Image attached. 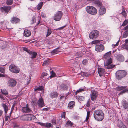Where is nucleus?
Masks as SVG:
<instances>
[{"instance_id":"f257e3e1","label":"nucleus","mask_w":128,"mask_h":128,"mask_svg":"<svg viewBox=\"0 0 128 128\" xmlns=\"http://www.w3.org/2000/svg\"><path fill=\"white\" fill-rule=\"evenodd\" d=\"M94 115L95 120L99 121H102L104 118L103 112L100 110H96L94 112Z\"/></svg>"},{"instance_id":"f03ea898","label":"nucleus","mask_w":128,"mask_h":128,"mask_svg":"<svg viewBox=\"0 0 128 128\" xmlns=\"http://www.w3.org/2000/svg\"><path fill=\"white\" fill-rule=\"evenodd\" d=\"M86 11L88 14L92 15H96L98 12L96 8L92 6H88L86 8Z\"/></svg>"},{"instance_id":"7ed1b4c3","label":"nucleus","mask_w":128,"mask_h":128,"mask_svg":"<svg viewBox=\"0 0 128 128\" xmlns=\"http://www.w3.org/2000/svg\"><path fill=\"white\" fill-rule=\"evenodd\" d=\"M126 74V72L124 70L118 71L116 73V78L120 80L124 77Z\"/></svg>"},{"instance_id":"20e7f679","label":"nucleus","mask_w":128,"mask_h":128,"mask_svg":"<svg viewBox=\"0 0 128 128\" xmlns=\"http://www.w3.org/2000/svg\"><path fill=\"white\" fill-rule=\"evenodd\" d=\"M9 70L11 72L16 74L18 73L20 71V68L14 64H12L10 66Z\"/></svg>"},{"instance_id":"39448f33","label":"nucleus","mask_w":128,"mask_h":128,"mask_svg":"<svg viewBox=\"0 0 128 128\" xmlns=\"http://www.w3.org/2000/svg\"><path fill=\"white\" fill-rule=\"evenodd\" d=\"M99 32L97 30H94L90 32L89 34V37L91 39L97 38L99 36Z\"/></svg>"},{"instance_id":"423d86ee","label":"nucleus","mask_w":128,"mask_h":128,"mask_svg":"<svg viewBox=\"0 0 128 128\" xmlns=\"http://www.w3.org/2000/svg\"><path fill=\"white\" fill-rule=\"evenodd\" d=\"M62 13L61 11L58 12L54 16L53 19L57 21H60L62 16Z\"/></svg>"},{"instance_id":"0eeeda50","label":"nucleus","mask_w":128,"mask_h":128,"mask_svg":"<svg viewBox=\"0 0 128 128\" xmlns=\"http://www.w3.org/2000/svg\"><path fill=\"white\" fill-rule=\"evenodd\" d=\"M16 81L13 79H11L8 80V85L10 88H13L16 85Z\"/></svg>"},{"instance_id":"6e6552de","label":"nucleus","mask_w":128,"mask_h":128,"mask_svg":"<svg viewBox=\"0 0 128 128\" xmlns=\"http://www.w3.org/2000/svg\"><path fill=\"white\" fill-rule=\"evenodd\" d=\"M70 86L69 84H68V85L66 84H61L58 86V88L60 90H66L68 89V87Z\"/></svg>"},{"instance_id":"1a4fd4ad","label":"nucleus","mask_w":128,"mask_h":128,"mask_svg":"<svg viewBox=\"0 0 128 128\" xmlns=\"http://www.w3.org/2000/svg\"><path fill=\"white\" fill-rule=\"evenodd\" d=\"M91 100H92L94 101L96 99L98 94L97 92L94 90L92 91L91 92Z\"/></svg>"},{"instance_id":"9d476101","label":"nucleus","mask_w":128,"mask_h":128,"mask_svg":"<svg viewBox=\"0 0 128 128\" xmlns=\"http://www.w3.org/2000/svg\"><path fill=\"white\" fill-rule=\"evenodd\" d=\"M104 50V47L102 45H97L96 46L95 50L97 52H101Z\"/></svg>"},{"instance_id":"9b49d317","label":"nucleus","mask_w":128,"mask_h":128,"mask_svg":"<svg viewBox=\"0 0 128 128\" xmlns=\"http://www.w3.org/2000/svg\"><path fill=\"white\" fill-rule=\"evenodd\" d=\"M34 116L32 114L28 115L24 117L25 118L24 120L29 121H31L32 119H34Z\"/></svg>"},{"instance_id":"f8f14e48","label":"nucleus","mask_w":128,"mask_h":128,"mask_svg":"<svg viewBox=\"0 0 128 128\" xmlns=\"http://www.w3.org/2000/svg\"><path fill=\"white\" fill-rule=\"evenodd\" d=\"M98 72L100 76H101L104 75L106 71L103 68H98Z\"/></svg>"},{"instance_id":"ddd939ff","label":"nucleus","mask_w":128,"mask_h":128,"mask_svg":"<svg viewBox=\"0 0 128 128\" xmlns=\"http://www.w3.org/2000/svg\"><path fill=\"white\" fill-rule=\"evenodd\" d=\"M106 12V8L103 6L100 7L99 11V15L102 16L105 14Z\"/></svg>"},{"instance_id":"4468645a","label":"nucleus","mask_w":128,"mask_h":128,"mask_svg":"<svg viewBox=\"0 0 128 128\" xmlns=\"http://www.w3.org/2000/svg\"><path fill=\"white\" fill-rule=\"evenodd\" d=\"M38 105L40 108H42L44 106V102L43 99L41 98L38 102Z\"/></svg>"},{"instance_id":"2eb2a0df","label":"nucleus","mask_w":128,"mask_h":128,"mask_svg":"<svg viewBox=\"0 0 128 128\" xmlns=\"http://www.w3.org/2000/svg\"><path fill=\"white\" fill-rule=\"evenodd\" d=\"M22 110L24 113H31L32 112L31 110L27 106L22 107Z\"/></svg>"},{"instance_id":"dca6fc26","label":"nucleus","mask_w":128,"mask_h":128,"mask_svg":"<svg viewBox=\"0 0 128 128\" xmlns=\"http://www.w3.org/2000/svg\"><path fill=\"white\" fill-rule=\"evenodd\" d=\"M10 9V6L4 7L1 8V10L3 12H8Z\"/></svg>"},{"instance_id":"f3484780","label":"nucleus","mask_w":128,"mask_h":128,"mask_svg":"<svg viewBox=\"0 0 128 128\" xmlns=\"http://www.w3.org/2000/svg\"><path fill=\"white\" fill-rule=\"evenodd\" d=\"M31 33L30 31L29 30H24V35L26 37H28L31 35Z\"/></svg>"},{"instance_id":"a211bd4d","label":"nucleus","mask_w":128,"mask_h":128,"mask_svg":"<svg viewBox=\"0 0 128 128\" xmlns=\"http://www.w3.org/2000/svg\"><path fill=\"white\" fill-rule=\"evenodd\" d=\"M29 54L31 56V58L32 59L36 58L37 54L36 52L31 51L29 52Z\"/></svg>"},{"instance_id":"6ab92c4d","label":"nucleus","mask_w":128,"mask_h":128,"mask_svg":"<svg viewBox=\"0 0 128 128\" xmlns=\"http://www.w3.org/2000/svg\"><path fill=\"white\" fill-rule=\"evenodd\" d=\"M20 20L16 17H14L12 18V22L13 24H16L19 22Z\"/></svg>"},{"instance_id":"aec40b11","label":"nucleus","mask_w":128,"mask_h":128,"mask_svg":"<svg viewBox=\"0 0 128 128\" xmlns=\"http://www.w3.org/2000/svg\"><path fill=\"white\" fill-rule=\"evenodd\" d=\"M122 103L123 106L124 108L126 109L128 108V103L125 100H123Z\"/></svg>"},{"instance_id":"412c9836","label":"nucleus","mask_w":128,"mask_h":128,"mask_svg":"<svg viewBox=\"0 0 128 128\" xmlns=\"http://www.w3.org/2000/svg\"><path fill=\"white\" fill-rule=\"evenodd\" d=\"M111 51L105 54L104 56V58L106 59H108L110 58V56L111 54Z\"/></svg>"},{"instance_id":"4be33fe9","label":"nucleus","mask_w":128,"mask_h":128,"mask_svg":"<svg viewBox=\"0 0 128 128\" xmlns=\"http://www.w3.org/2000/svg\"><path fill=\"white\" fill-rule=\"evenodd\" d=\"M117 58L118 60L120 62H123L124 60V57L121 55H118L117 57Z\"/></svg>"},{"instance_id":"5701e85b","label":"nucleus","mask_w":128,"mask_h":128,"mask_svg":"<svg viewBox=\"0 0 128 128\" xmlns=\"http://www.w3.org/2000/svg\"><path fill=\"white\" fill-rule=\"evenodd\" d=\"M74 106V102L72 101L70 102L68 105V108L70 109L72 108Z\"/></svg>"},{"instance_id":"b1692460","label":"nucleus","mask_w":128,"mask_h":128,"mask_svg":"<svg viewBox=\"0 0 128 128\" xmlns=\"http://www.w3.org/2000/svg\"><path fill=\"white\" fill-rule=\"evenodd\" d=\"M0 98L3 100V101L5 102V103L7 104L8 102V101L7 100L6 98L5 97H4L1 94H0Z\"/></svg>"},{"instance_id":"393cba45","label":"nucleus","mask_w":128,"mask_h":128,"mask_svg":"<svg viewBox=\"0 0 128 128\" xmlns=\"http://www.w3.org/2000/svg\"><path fill=\"white\" fill-rule=\"evenodd\" d=\"M74 124L71 121L69 120H68L66 122L65 124V126L66 127H68V126H74Z\"/></svg>"},{"instance_id":"a878e982","label":"nucleus","mask_w":128,"mask_h":128,"mask_svg":"<svg viewBox=\"0 0 128 128\" xmlns=\"http://www.w3.org/2000/svg\"><path fill=\"white\" fill-rule=\"evenodd\" d=\"M58 96V93L55 92H53L51 93L50 94V96L52 98L57 97Z\"/></svg>"},{"instance_id":"bb28decb","label":"nucleus","mask_w":128,"mask_h":128,"mask_svg":"<svg viewBox=\"0 0 128 128\" xmlns=\"http://www.w3.org/2000/svg\"><path fill=\"white\" fill-rule=\"evenodd\" d=\"M127 87V86H124L121 87L118 86L117 87L116 89L120 91L126 89Z\"/></svg>"},{"instance_id":"cd10ccee","label":"nucleus","mask_w":128,"mask_h":128,"mask_svg":"<svg viewBox=\"0 0 128 128\" xmlns=\"http://www.w3.org/2000/svg\"><path fill=\"white\" fill-rule=\"evenodd\" d=\"M82 56L80 52H79L76 53V55L74 56V57L75 58H78L79 57H81Z\"/></svg>"},{"instance_id":"c85d7f7f","label":"nucleus","mask_w":128,"mask_h":128,"mask_svg":"<svg viewBox=\"0 0 128 128\" xmlns=\"http://www.w3.org/2000/svg\"><path fill=\"white\" fill-rule=\"evenodd\" d=\"M52 30H51L50 28H48L47 29V34L46 35V37H48L50 36L52 32Z\"/></svg>"},{"instance_id":"c756f323","label":"nucleus","mask_w":128,"mask_h":128,"mask_svg":"<svg viewBox=\"0 0 128 128\" xmlns=\"http://www.w3.org/2000/svg\"><path fill=\"white\" fill-rule=\"evenodd\" d=\"M58 49H59V48H58L55 49L54 50H53L51 52L52 54L54 55L56 54H58V53L60 52V51L58 50Z\"/></svg>"},{"instance_id":"7c9ffc66","label":"nucleus","mask_w":128,"mask_h":128,"mask_svg":"<svg viewBox=\"0 0 128 128\" xmlns=\"http://www.w3.org/2000/svg\"><path fill=\"white\" fill-rule=\"evenodd\" d=\"M2 106L3 107L5 112L6 113L8 110V107L7 106L4 104H2Z\"/></svg>"},{"instance_id":"2f4dec72","label":"nucleus","mask_w":128,"mask_h":128,"mask_svg":"<svg viewBox=\"0 0 128 128\" xmlns=\"http://www.w3.org/2000/svg\"><path fill=\"white\" fill-rule=\"evenodd\" d=\"M43 4V2H40L37 6V9L38 10H40L42 8Z\"/></svg>"},{"instance_id":"473e14b6","label":"nucleus","mask_w":128,"mask_h":128,"mask_svg":"<svg viewBox=\"0 0 128 128\" xmlns=\"http://www.w3.org/2000/svg\"><path fill=\"white\" fill-rule=\"evenodd\" d=\"M35 91H41L42 92H44V90L42 86H40L39 87L37 88L35 90Z\"/></svg>"},{"instance_id":"72a5a7b5","label":"nucleus","mask_w":128,"mask_h":128,"mask_svg":"<svg viewBox=\"0 0 128 128\" xmlns=\"http://www.w3.org/2000/svg\"><path fill=\"white\" fill-rule=\"evenodd\" d=\"M105 66H107L106 68L107 69H112L114 67V66H113L112 64H107V65L106 66V63L105 64Z\"/></svg>"},{"instance_id":"f704fd0d","label":"nucleus","mask_w":128,"mask_h":128,"mask_svg":"<svg viewBox=\"0 0 128 128\" xmlns=\"http://www.w3.org/2000/svg\"><path fill=\"white\" fill-rule=\"evenodd\" d=\"M102 41V40H95L92 42V44H96L100 43Z\"/></svg>"},{"instance_id":"c9c22d12","label":"nucleus","mask_w":128,"mask_h":128,"mask_svg":"<svg viewBox=\"0 0 128 128\" xmlns=\"http://www.w3.org/2000/svg\"><path fill=\"white\" fill-rule=\"evenodd\" d=\"M94 4L98 6H100L102 5V3L99 1H96L94 2Z\"/></svg>"},{"instance_id":"e433bc0d","label":"nucleus","mask_w":128,"mask_h":128,"mask_svg":"<svg viewBox=\"0 0 128 128\" xmlns=\"http://www.w3.org/2000/svg\"><path fill=\"white\" fill-rule=\"evenodd\" d=\"M1 92L2 94L5 95H6L8 94V92L6 90H1Z\"/></svg>"},{"instance_id":"4c0bfd02","label":"nucleus","mask_w":128,"mask_h":128,"mask_svg":"<svg viewBox=\"0 0 128 128\" xmlns=\"http://www.w3.org/2000/svg\"><path fill=\"white\" fill-rule=\"evenodd\" d=\"M0 72L4 74L5 73V68L4 67H0Z\"/></svg>"},{"instance_id":"58836bf2","label":"nucleus","mask_w":128,"mask_h":128,"mask_svg":"<svg viewBox=\"0 0 128 128\" xmlns=\"http://www.w3.org/2000/svg\"><path fill=\"white\" fill-rule=\"evenodd\" d=\"M86 88H82L80 89L79 90H77L76 92V93L77 94L78 93L80 92H84V91L86 90Z\"/></svg>"},{"instance_id":"ea45409f","label":"nucleus","mask_w":128,"mask_h":128,"mask_svg":"<svg viewBox=\"0 0 128 128\" xmlns=\"http://www.w3.org/2000/svg\"><path fill=\"white\" fill-rule=\"evenodd\" d=\"M107 60V63L106 64V66L107 65V64H110L112 63V59L111 58Z\"/></svg>"},{"instance_id":"a19ab883","label":"nucleus","mask_w":128,"mask_h":128,"mask_svg":"<svg viewBox=\"0 0 128 128\" xmlns=\"http://www.w3.org/2000/svg\"><path fill=\"white\" fill-rule=\"evenodd\" d=\"M45 126L47 128H49V127L52 128L53 127V126L52 125V124L51 123H46Z\"/></svg>"},{"instance_id":"79ce46f5","label":"nucleus","mask_w":128,"mask_h":128,"mask_svg":"<svg viewBox=\"0 0 128 128\" xmlns=\"http://www.w3.org/2000/svg\"><path fill=\"white\" fill-rule=\"evenodd\" d=\"M13 3V0H7L6 2V4L8 5H11Z\"/></svg>"},{"instance_id":"37998d69","label":"nucleus","mask_w":128,"mask_h":128,"mask_svg":"<svg viewBox=\"0 0 128 128\" xmlns=\"http://www.w3.org/2000/svg\"><path fill=\"white\" fill-rule=\"evenodd\" d=\"M128 36V30L126 31L124 34L123 38H126Z\"/></svg>"},{"instance_id":"c03bdc74","label":"nucleus","mask_w":128,"mask_h":128,"mask_svg":"<svg viewBox=\"0 0 128 128\" xmlns=\"http://www.w3.org/2000/svg\"><path fill=\"white\" fill-rule=\"evenodd\" d=\"M128 92V89H125L122 91L120 93V94H123Z\"/></svg>"},{"instance_id":"a18cd8bd","label":"nucleus","mask_w":128,"mask_h":128,"mask_svg":"<svg viewBox=\"0 0 128 128\" xmlns=\"http://www.w3.org/2000/svg\"><path fill=\"white\" fill-rule=\"evenodd\" d=\"M48 74L44 72L42 73V75H41V77L42 78H44L45 77L46 78V76H47Z\"/></svg>"},{"instance_id":"49530a36","label":"nucleus","mask_w":128,"mask_h":128,"mask_svg":"<svg viewBox=\"0 0 128 128\" xmlns=\"http://www.w3.org/2000/svg\"><path fill=\"white\" fill-rule=\"evenodd\" d=\"M120 128H127L126 126L124 125L122 122H121L120 125Z\"/></svg>"},{"instance_id":"de8ad7c7","label":"nucleus","mask_w":128,"mask_h":128,"mask_svg":"<svg viewBox=\"0 0 128 128\" xmlns=\"http://www.w3.org/2000/svg\"><path fill=\"white\" fill-rule=\"evenodd\" d=\"M128 21L127 20H125L123 22L122 26H125L128 23Z\"/></svg>"},{"instance_id":"09e8293b","label":"nucleus","mask_w":128,"mask_h":128,"mask_svg":"<svg viewBox=\"0 0 128 128\" xmlns=\"http://www.w3.org/2000/svg\"><path fill=\"white\" fill-rule=\"evenodd\" d=\"M82 63L84 65H86L88 63V60H84L83 61Z\"/></svg>"},{"instance_id":"8fccbe9b","label":"nucleus","mask_w":128,"mask_h":128,"mask_svg":"<svg viewBox=\"0 0 128 128\" xmlns=\"http://www.w3.org/2000/svg\"><path fill=\"white\" fill-rule=\"evenodd\" d=\"M120 39L118 41V42H117L116 44H112V46L114 47L115 46H118V45L119 44L120 42Z\"/></svg>"},{"instance_id":"3c124183","label":"nucleus","mask_w":128,"mask_h":128,"mask_svg":"<svg viewBox=\"0 0 128 128\" xmlns=\"http://www.w3.org/2000/svg\"><path fill=\"white\" fill-rule=\"evenodd\" d=\"M78 99L81 101H83L84 100V98L82 96H80L78 98Z\"/></svg>"},{"instance_id":"603ef678","label":"nucleus","mask_w":128,"mask_h":128,"mask_svg":"<svg viewBox=\"0 0 128 128\" xmlns=\"http://www.w3.org/2000/svg\"><path fill=\"white\" fill-rule=\"evenodd\" d=\"M23 50L26 52H27L29 54V52H30L31 51H30L28 50V49L26 48H24Z\"/></svg>"},{"instance_id":"864d4df0","label":"nucleus","mask_w":128,"mask_h":128,"mask_svg":"<svg viewBox=\"0 0 128 128\" xmlns=\"http://www.w3.org/2000/svg\"><path fill=\"white\" fill-rule=\"evenodd\" d=\"M56 76V74L55 73H54L53 72H52V74L51 76H50V78H52V77H54L55 76Z\"/></svg>"},{"instance_id":"5fc2aeb1","label":"nucleus","mask_w":128,"mask_h":128,"mask_svg":"<svg viewBox=\"0 0 128 128\" xmlns=\"http://www.w3.org/2000/svg\"><path fill=\"white\" fill-rule=\"evenodd\" d=\"M48 61L46 60L44 62L43 64H42L43 66H44L46 65L48 63Z\"/></svg>"},{"instance_id":"6e6d98bb","label":"nucleus","mask_w":128,"mask_h":128,"mask_svg":"<svg viewBox=\"0 0 128 128\" xmlns=\"http://www.w3.org/2000/svg\"><path fill=\"white\" fill-rule=\"evenodd\" d=\"M66 113L65 112H63L62 113V118H65V116L66 115Z\"/></svg>"},{"instance_id":"4d7b16f0","label":"nucleus","mask_w":128,"mask_h":128,"mask_svg":"<svg viewBox=\"0 0 128 128\" xmlns=\"http://www.w3.org/2000/svg\"><path fill=\"white\" fill-rule=\"evenodd\" d=\"M50 109V108H48L43 109V110L45 111H46L49 110Z\"/></svg>"},{"instance_id":"13d9d810","label":"nucleus","mask_w":128,"mask_h":128,"mask_svg":"<svg viewBox=\"0 0 128 128\" xmlns=\"http://www.w3.org/2000/svg\"><path fill=\"white\" fill-rule=\"evenodd\" d=\"M41 16L42 18H45L46 17V14L44 12H42L41 13Z\"/></svg>"},{"instance_id":"bf43d9fd","label":"nucleus","mask_w":128,"mask_h":128,"mask_svg":"<svg viewBox=\"0 0 128 128\" xmlns=\"http://www.w3.org/2000/svg\"><path fill=\"white\" fill-rule=\"evenodd\" d=\"M39 124L41 126H45L46 123H43L39 122Z\"/></svg>"},{"instance_id":"052dcab7","label":"nucleus","mask_w":128,"mask_h":128,"mask_svg":"<svg viewBox=\"0 0 128 128\" xmlns=\"http://www.w3.org/2000/svg\"><path fill=\"white\" fill-rule=\"evenodd\" d=\"M9 116H6L5 118V120L6 121H7L8 120V118H9Z\"/></svg>"},{"instance_id":"680f3d73","label":"nucleus","mask_w":128,"mask_h":128,"mask_svg":"<svg viewBox=\"0 0 128 128\" xmlns=\"http://www.w3.org/2000/svg\"><path fill=\"white\" fill-rule=\"evenodd\" d=\"M65 27H66V26H63L62 27H61L60 28H58V30H62V29H63V28H65Z\"/></svg>"},{"instance_id":"e2e57ef3","label":"nucleus","mask_w":128,"mask_h":128,"mask_svg":"<svg viewBox=\"0 0 128 128\" xmlns=\"http://www.w3.org/2000/svg\"><path fill=\"white\" fill-rule=\"evenodd\" d=\"M32 20L34 23L36 22V20L35 19V17L34 16H33L32 18Z\"/></svg>"},{"instance_id":"0e129e2a","label":"nucleus","mask_w":128,"mask_h":128,"mask_svg":"<svg viewBox=\"0 0 128 128\" xmlns=\"http://www.w3.org/2000/svg\"><path fill=\"white\" fill-rule=\"evenodd\" d=\"M5 77V75L3 74L0 73V77Z\"/></svg>"},{"instance_id":"69168bd1","label":"nucleus","mask_w":128,"mask_h":128,"mask_svg":"<svg viewBox=\"0 0 128 128\" xmlns=\"http://www.w3.org/2000/svg\"><path fill=\"white\" fill-rule=\"evenodd\" d=\"M3 113V112L1 110H0V117L2 116Z\"/></svg>"},{"instance_id":"338daca9","label":"nucleus","mask_w":128,"mask_h":128,"mask_svg":"<svg viewBox=\"0 0 128 128\" xmlns=\"http://www.w3.org/2000/svg\"><path fill=\"white\" fill-rule=\"evenodd\" d=\"M88 107L90 106V102L89 100L87 104L86 105Z\"/></svg>"},{"instance_id":"774afa93","label":"nucleus","mask_w":128,"mask_h":128,"mask_svg":"<svg viewBox=\"0 0 128 128\" xmlns=\"http://www.w3.org/2000/svg\"><path fill=\"white\" fill-rule=\"evenodd\" d=\"M90 112H87V116L89 117L90 116Z\"/></svg>"}]
</instances>
